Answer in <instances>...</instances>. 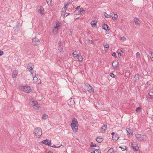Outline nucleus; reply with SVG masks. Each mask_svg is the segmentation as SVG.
<instances>
[{
  "instance_id": "16",
  "label": "nucleus",
  "mask_w": 153,
  "mask_h": 153,
  "mask_svg": "<svg viewBox=\"0 0 153 153\" xmlns=\"http://www.w3.org/2000/svg\"><path fill=\"white\" fill-rule=\"evenodd\" d=\"M38 102L36 101H30V104L33 106H34L37 104Z\"/></svg>"
},
{
  "instance_id": "10",
  "label": "nucleus",
  "mask_w": 153,
  "mask_h": 153,
  "mask_svg": "<svg viewBox=\"0 0 153 153\" xmlns=\"http://www.w3.org/2000/svg\"><path fill=\"white\" fill-rule=\"evenodd\" d=\"M44 10L43 7L40 6L39 7V9L38 11L39 13L41 14L42 16L44 14Z\"/></svg>"
},
{
  "instance_id": "41",
  "label": "nucleus",
  "mask_w": 153,
  "mask_h": 153,
  "mask_svg": "<svg viewBox=\"0 0 153 153\" xmlns=\"http://www.w3.org/2000/svg\"><path fill=\"white\" fill-rule=\"evenodd\" d=\"M93 43V42L92 40L89 39L87 41V43L88 44H92Z\"/></svg>"
},
{
  "instance_id": "28",
  "label": "nucleus",
  "mask_w": 153,
  "mask_h": 153,
  "mask_svg": "<svg viewBox=\"0 0 153 153\" xmlns=\"http://www.w3.org/2000/svg\"><path fill=\"white\" fill-rule=\"evenodd\" d=\"M78 60L80 62H82L83 59L82 57L80 55H78L77 56Z\"/></svg>"
},
{
  "instance_id": "20",
  "label": "nucleus",
  "mask_w": 153,
  "mask_h": 153,
  "mask_svg": "<svg viewBox=\"0 0 153 153\" xmlns=\"http://www.w3.org/2000/svg\"><path fill=\"white\" fill-rule=\"evenodd\" d=\"M119 148H120L121 150L123 151L127 150H128V148L124 146H120Z\"/></svg>"
},
{
  "instance_id": "56",
  "label": "nucleus",
  "mask_w": 153,
  "mask_h": 153,
  "mask_svg": "<svg viewBox=\"0 0 153 153\" xmlns=\"http://www.w3.org/2000/svg\"><path fill=\"white\" fill-rule=\"evenodd\" d=\"M21 26L20 24V23H19L17 25V26L19 27V26Z\"/></svg>"
},
{
  "instance_id": "31",
  "label": "nucleus",
  "mask_w": 153,
  "mask_h": 153,
  "mask_svg": "<svg viewBox=\"0 0 153 153\" xmlns=\"http://www.w3.org/2000/svg\"><path fill=\"white\" fill-rule=\"evenodd\" d=\"M61 26V23L58 22L56 24V26L54 27L55 28L59 29L58 27Z\"/></svg>"
},
{
  "instance_id": "47",
  "label": "nucleus",
  "mask_w": 153,
  "mask_h": 153,
  "mask_svg": "<svg viewBox=\"0 0 153 153\" xmlns=\"http://www.w3.org/2000/svg\"><path fill=\"white\" fill-rule=\"evenodd\" d=\"M33 80L36 81L37 80V78L35 76H34V77H33Z\"/></svg>"
},
{
  "instance_id": "40",
  "label": "nucleus",
  "mask_w": 153,
  "mask_h": 153,
  "mask_svg": "<svg viewBox=\"0 0 153 153\" xmlns=\"http://www.w3.org/2000/svg\"><path fill=\"white\" fill-rule=\"evenodd\" d=\"M103 45L105 48H109V45L107 43H106V45L103 44Z\"/></svg>"
},
{
  "instance_id": "37",
  "label": "nucleus",
  "mask_w": 153,
  "mask_h": 153,
  "mask_svg": "<svg viewBox=\"0 0 153 153\" xmlns=\"http://www.w3.org/2000/svg\"><path fill=\"white\" fill-rule=\"evenodd\" d=\"M123 53V51L121 50H118L117 51V53H118V54L119 55H120V56H121L122 55L121 53Z\"/></svg>"
},
{
  "instance_id": "23",
  "label": "nucleus",
  "mask_w": 153,
  "mask_h": 153,
  "mask_svg": "<svg viewBox=\"0 0 153 153\" xmlns=\"http://www.w3.org/2000/svg\"><path fill=\"white\" fill-rule=\"evenodd\" d=\"M115 152L113 148H111L108 150L107 153H115Z\"/></svg>"
},
{
  "instance_id": "35",
  "label": "nucleus",
  "mask_w": 153,
  "mask_h": 153,
  "mask_svg": "<svg viewBox=\"0 0 153 153\" xmlns=\"http://www.w3.org/2000/svg\"><path fill=\"white\" fill-rule=\"evenodd\" d=\"M97 23V22H96L95 21H92L91 22V25H93L94 27L96 25Z\"/></svg>"
},
{
  "instance_id": "13",
  "label": "nucleus",
  "mask_w": 153,
  "mask_h": 153,
  "mask_svg": "<svg viewBox=\"0 0 153 153\" xmlns=\"http://www.w3.org/2000/svg\"><path fill=\"white\" fill-rule=\"evenodd\" d=\"M103 29L105 30L106 31H108L109 30L108 28L109 27L108 26V25L106 24H104L103 26Z\"/></svg>"
},
{
  "instance_id": "11",
  "label": "nucleus",
  "mask_w": 153,
  "mask_h": 153,
  "mask_svg": "<svg viewBox=\"0 0 153 153\" xmlns=\"http://www.w3.org/2000/svg\"><path fill=\"white\" fill-rule=\"evenodd\" d=\"M33 68L34 65L31 63H29L27 66V68L30 70H32Z\"/></svg>"
},
{
  "instance_id": "36",
  "label": "nucleus",
  "mask_w": 153,
  "mask_h": 153,
  "mask_svg": "<svg viewBox=\"0 0 153 153\" xmlns=\"http://www.w3.org/2000/svg\"><path fill=\"white\" fill-rule=\"evenodd\" d=\"M141 110V108L140 107H138L136 108V111L137 112H140V110Z\"/></svg>"
},
{
  "instance_id": "2",
  "label": "nucleus",
  "mask_w": 153,
  "mask_h": 153,
  "mask_svg": "<svg viewBox=\"0 0 153 153\" xmlns=\"http://www.w3.org/2000/svg\"><path fill=\"white\" fill-rule=\"evenodd\" d=\"M33 133L35 134L36 138H39L42 134L41 129L40 127L35 128Z\"/></svg>"
},
{
  "instance_id": "42",
  "label": "nucleus",
  "mask_w": 153,
  "mask_h": 153,
  "mask_svg": "<svg viewBox=\"0 0 153 153\" xmlns=\"http://www.w3.org/2000/svg\"><path fill=\"white\" fill-rule=\"evenodd\" d=\"M110 76L113 78H115V76H116L112 73H111L110 74Z\"/></svg>"
},
{
  "instance_id": "25",
  "label": "nucleus",
  "mask_w": 153,
  "mask_h": 153,
  "mask_svg": "<svg viewBox=\"0 0 153 153\" xmlns=\"http://www.w3.org/2000/svg\"><path fill=\"white\" fill-rule=\"evenodd\" d=\"M126 131H127V133L128 134H132L133 133V131L132 130H131L130 129L127 128L126 129Z\"/></svg>"
},
{
  "instance_id": "45",
  "label": "nucleus",
  "mask_w": 153,
  "mask_h": 153,
  "mask_svg": "<svg viewBox=\"0 0 153 153\" xmlns=\"http://www.w3.org/2000/svg\"><path fill=\"white\" fill-rule=\"evenodd\" d=\"M112 56L114 57L115 58H116L117 57L116 56V54L115 52H114L113 53Z\"/></svg>"
},
{
  "instance_id": "4",
  "label": "nucleus",
  "mask_w": 153,
  "mask_h": 153,
  "mask_svg": "<svg viewBox=\"0 0 153 153\" xmlns=\"http://www.w3.org/2000/svg\"><path fill=\"white\" fill-rule=\"evenodd\" d=\"M32 43L33 45L37 46L40 44V42L39 39L35 37L32 39Z\"/></svg>"
},
{
  "instance_id": "24",
  "label": "nucleus",
  "mask_w": 153,
  "mask_h": 153,
  "mask_svg": "<svg viewBox=\"0 0 153 153\" xmlns=\"http://www.w3.org/2000/svg\"><path fill=\"white\" fill-rule=\"evenodd\" d=\"M58 30L59 29L55 28L54 27V28L53 30V34L54 35H56L57 33Z\"/></svg>"
},
{
  "instance_id": "22",
  "label": "nucleus",
  "mask_w": 153,
  "mask_h": 153,
  "mask_svg": "<svg viewBox=\"0 0 153 153\" xmlns=\"http://www.w3.org/2000/svg\"><path fill=\"white\" fill-rule=\"evenodd\" d=\"M71 3L70 2H69V3H67V4H65L64 5V6L62 8V9L63 10H65H65L66 9H67L68 7V6Z\"/></svg>"
},
{
  "instance_id": "48",
  "label": "nucleus",
  "mask_w": 153,
  "mask_h": 153,
  "mask_svg": "<svg viewBox=\"0 0 153 153\" xmlns=\"http://www.w3.org/2000/svg\"><path fill=\"white\" fill-rule=\"evenodd\" d=\"M47 3L48 4V5H51V3H52V2H49V1H48V0H47Z\"/></svg>"
},
{
  "instance_id": "50",
  "label": "nucleus",
  "mask_w": 153,
  "mask_h": 153,
  "mask_svg": "<svg viewBox=\"0 0 153 153\" xmlns=\"http://www.w3.org/2000/svg\"><path fill=\"white\" fill-rule=\"evenodd\" d=\"M126 38L125 37L123 36L121 38V40L124 41L126 39Z\"/></svg>"
},
{
  "instance_id": "9",
  "label": "nucleus",
  "mask_w": 153,
  "mask_h": 153,
  "mask_svg": "<svg viewBox=\"0 0 153 153\" xmlns=\"http://www.w3.org/2000/svg\"><path fill=\"white\" fill-rule=\"evenodd\" d=\"M58 50L59 51V52H61L63 51V47L62 46V42L60 40L59 41L58 43Z\"/></svg>"
},
{
  "instance_id": "26",
  "label": "nucleus",
  "mask_w": 153,
  "mask_h": 153,
  "mask_svg": "<svg viewBox=\"0 0 153 153\" xmlns=\"http://www.w3.org/2000/svg\"><path fill=\"white\" fill-rule=\"evenodd\" d=\"M111 16L112 17L113 19H117L118 17V16L117 14H112Z\"/></svg>"
},
{
  "instance_id": "1",
  "label": "nucleus",
  "mask_w": 153,
  "mask_h": 153,
  "mask_svg": "<svg viewBox=\"0 0 153 153\" xmlns=\"http://www.w3.org/2000/svg\"><path fill=\"white\" fill-rule=\"evenodd\" d=\"M78 126L79 124L77 119L75 117L73 118L72 123L71 124V126L74 132L77 131Z\"/></svg>"
},
{
  "instance_id": "52",
  "label": "nucleus",
  "mask_w": 153,
  "mask_h": 153,
  "mask_svg": "<svg viewBox=\"0 0 153 153\" xmlns=\"http://www.w3.org/2000/svg\"><path fill=\"white\" fill-rule=\"evenodd\" d=\"M51 147H53V148H56V146H55V145H53V146H51Z\"/></svg>"
},
{
  "instance_id": "32",
  "label": "nucleus",
  "mask_w": 153,
  "mask_h": 153,
  "mask_svg": "<svg viewBox=\"0 0 153 153\" xmlns=\"http://www.w3.org/2000/svg\"><path fill=\"white\" fill-rule=\"evenodd\" d=\"M48 116V115H47L46 114H44L42 115V119L45 120L47 118Z\"/></svg>"
},
{
  "instance_id": "61",
  "label": "nucleus",
  "mask_w": 153,
  "mask_h": 153,
  "mask_svg": "<svg viewBox=\"0 0 153 153\" xmlns=\"http://www.w3.org/2000/svg\"><path fill=\"white\" fill-rule=\"evenodd\" d=\"M78 19V18H76V19Z\"/></svg>"
},
{
  "instance_id": "17",
  "label": "nucleus",
  "mask_w": 153,
  "mask_h": 153,
  "mask_svg": "<svg viewBox=\"0 0 153 153\" xmlns=\"http://www.w3.org/2000/svg\"><path fill=\"white\" fill-rule=\"evenodd\" d=\"M139 77L140 75L139 74H135L134 76V78L135 79L134 81L136 82H137L139 79Z\"/></svg>"
},
{
  "instance_id": "29",
  "label": "nucleus",
  "mask_w": 153,
  "mask_h": 153,
  "mask_svg": "<svg viewBox=\"0 0 153 153\" xmlns=\"http://www.w3.org/2000/svg\"><path fill=\"white\" fill-rule=\"evenodd\" d=\"M73 56L74 57H77L78 54H77V52L76 51L74 52L73 53Z\"/></svg>"
},
{
  "instance_id": "19",
  "label": "nucleus",
  "mask_w": 153,
  "mask_h": 153,
  "mask_svg": "<svg viewBox=\"0 0 153 153\" xmlns=\"http://www.w3.org/2000/svg\"><path fill=\"white\" fill-rule=\"evenodd\" d=\"M85 11V10H81V9H80V10H79V11L78 12H77V13L76 12V10L74 11V13H75L76 14V15H79V14H80L81 13H82L84 12Z\"/></svg>"
},
{
  "instance_id": "34",
  "label": "nucleus",
  "mask_w": 153,
  "mask_h": 153,
  "mask_svg": "<svg viewBox=\"0 0 153 153\" xmlns=\"http://www.w3.org/2000/svg\"><path fill=\"white\" fill-rule=\"evenodd\" d=\"M93 150L94 151V153H100V151L98 149H93Z\"/></svg>"
},
{
  "instance_id": "46",
  "label": "nucleus",
  "mask_w": 153,
  "mask_h": 153,
  "mask_svg": "<svg viewBox=\"0 0 153 153\" xmlns=\"http://www.w3.org/2000/svg\"><path fill=\"white\" fill-rule=\"evenodd\" d=\"M93 143V142H91V147H97V145L96 144H94V145H92V144Z\"/></svg>"
},
{
  "instance_id": "5",
  "label": "nucleus",
  "mask_w": 153,
  "mask_h": 153,
  "mask_svg": "<svg viewBox=\"0 0 153 153\" xmlns=\"http://www.w3.org/2000/svg\"><path fill=\"white\" fill-rule=\"evenodd\" d=\"M43 143L46 145L51 146V140L49 139H46L42 140L41 142Z\"/></svg>"
},
{
  "instance_id": "7",
  "label": "nucleus",
  "mask_w": 153,
  "mask_h": 153,
  "mask_svg": "<svg viewBox=\"0 0 153 153\" xmlns=\"http://www.w3.org/2000/svg\"><path fill=\"white\" fill-rule=\"evenodd\" d=\"M112 67L114 69H117L119 66V63L118 61H114L112 64Z\"/></svg>"
},
{
  "instance_id": "58",
  "label": "nucleus",
  "mask_w": 153,
  "mask_h": 153,
  "mask_svg": "<svg viewBox=\"0 0 153 153\" xmlns=\"http://www.w3.org/2000/svg\"><path fill=\"white\" fill-rule=\"evenodd\" d=\"M48 153H53L51 151H49V152H48Z\"/></svg>"
},
{
  "instance_id": "60",
  "label": "nucleus",
  "mask_w": 153,
  "mask_h": 153,
  "mask_svg": "<svg viewBox=\"0 0 153 153\" xmlns=\"http://www.w3.org/2000/svg\"><path fill=\"white\" fill-rule=\"evenodd\" d=\"M130 1H133V0H130Z\"/></svg>"
},
{
  "instance_id": "21",
  "label": "nucleus",
  "mask_w": 153,
  "mask_h": 153,
  "mask_svg": "<svg viewBox=\"0 0 153 153\" xmlns=\"http://www.w3.org/2000/svg\"><path fill=\"white\" fill-rule=\"evenodd\" d=\"M134 21L135 23V24L136 25H139V19L136 17H135L134 19Z\"/></svg>"
},
{
  "instance_id": "51",
  "label": "nucleus",
  "mask_w": 153,
  "mask_h": 153,
  "mask_svg": "<svg viewBox=\"0 0 153 153\" xmlns=\"http://www.w3.org/2000/svg\"><path fill=\"white\" fill-rule=\"evenodd\" d=\"M149 54H150L151 55V56H152V53H153L152 51H149Z\"/></svg>"
},
{
  "instance_id": "43",
  "label": "nucleus",
  "mask_w": 153,
  "mask_h": 153,
  "mask_svg": "<svg viewBox=\"0 0 153 153\" xmlns=\"http://www.w3.org/2000/svg\"><path fill=\"white\" fill-rule=\"evenodd\" d=\"M145 137V136L144 135H143V137L141 136V138H140V139H139V140H140V141L144 140V139H145V138H144Z\"/></svg>"
},
{
  "instance_id": "57",
  "label": "nucleus",
  "mask_w": 153,
  "mask_h": 153,
  "mask_svg": "<svg viewBox=\"0 0 153 153\" xmlns=\"http://www.w3.org/2000/svg\"><path fill=\"white\" fill-rule=\"evenodd\" d=\"M152 56H153L152 57H151V58L152 61H153V54L152 55Z\"/></svg>"
},
{
  "instance_id": "15",
  "label": "nucleus",
  "mask_w": 153,
  "mask_h": 153,
  "mask_svg": "<svg viewBox=\"0 0 153 153\" xmlns=\"http://www.w3.org/2000/svg\"><path fill=\"white\" fill-rule=\"evenodd\" d=\"M112 138L113 140L116 141L119 138V136L117 134H116L113 136H112Z\"/></svg>"
},
{
  "instance_id": "49",
  "label": "nucleus",
  "mask_w": 153,
  "mask_h": 153,
  "mask_svg": "<svg viewBox=\"0 0 153 153\" xmlns=\"http://www.w3.org/2000/svg\"><path fill=\"white\" fill-rule=\"evenodd\" d=\"M3 53L4 52L3 51L0 50V56L2 55Z\"/></svg>"
},
{
  "instance_id": "12",
  "label": "nucleus",
  "mask_w": 153,
  "mask_h": 153,
  "mask_svg": "<svg viewBox=\"0 0 153 153\" xmlns=\"http://www.w3.org/2000/svg\"><path fill=\"white\" fill-rule=\"evenodd\" d=\"M107 128V125H104L101 127V131L102 132H104L106 130Z\"/></svg>"
},
{
  "instance_id": "62",
  "label": "nucleus",
  "mask_w": 153,
  "mask_h": 153,
  "mask_svg": "<svg viewBox=\"0 0 153 153\" xmlns=\"http://www.w3.org/2000/svg\"><path fill=\"white\" fill-rule=\"evenodd\" d=\"M152 111H153V110H152Z\"/></svg>"
},
{
  "instance_id": "38",
  "label": "nucleus",
  "mask_w": 153,
  "mask_h": 153,
  "mask_svg": "<svg viewBox=\"0 0 153 153\" xmlns=\"http://www.w3.org/2000/svg\"><path fill=\"white\" fill-rule=\"evenodd\" d=\"M104 15L106 18H110L111 17L110 16L107 14L106 13H104Z\"/></svg>"
},
{
  "instance_id": "59",
  "label": "nucleus",
  "mask_w": 153,
  "mask_h": 153,
  "mask_svg": "<svg viewBox=\"0 0 153 153\" xmlns=\"http://www.w3.org/2000/svg\"><path fill=\"white\" fill-rule=\"evenodd\" d=\"M147 85H149V83H148H148H147Z\"/></svg>"
},
{
  "instance_id": "33",
  "label": "nucleus",
  "mask_w": 153,
  "mask_h": 153,
  "mask_svg": "<svg viewBox=\"0 0 153 153\" xmlns=\"http://www.w3.org/2000/svg\"><path fill=\"white\" fill-rule=\"evenodd\" d=\"M74 99L72 98H71L70 102V104L72 105H73L74 104Z\"/></svg>"
},
{
  "instance_id": "55",
  "label": "nucleus",
  "mask_w": 153,
  "mask_h": 153,
  "mask_svg": "<svg viewBox=\"0 0 153 153\" xmlns=\"http://www.w3.org/2000/svg\"><path fill=\"white\" fill-rule=\"evenodd\" d=\"M80 7V6H78V7H76V9H76V10H77V9H79Z\"/></svg>"
},
{
  "instance_id": "6",
  "label": "nucleus",
  "mask_w": 153,
  "mask_h": 153,
  "mask_svg": "<svg viewBox=\"0 0 153 153\" xmlns=\"http://www.w3.org/2000/svg\"><path fill=\"white\" fill-rule=\"evenodd\" d=\"M85 86L87 87V90L90 92H94V89L89 84L87 83L85 84Z\"/></svg>"
},
{
  "instance_id": "27",
  "label": "nucleus",
  "mask_w": 153,
  "mask_h": 153,
  "mask_svg": "<svg viewBox=\"0 0 153 153\" xmlns=\"http://www.w3.org/2000/svg\"><path fill=\"white\" fill-rule=\"evenodd\" d=\"M148 95L151 98L152 97H153V90H150L149 91Z\"/></svg>"
},
{
  "instance_id": "14",
  "label": "nucleus",
  "mask_w": 153,
  "mask_h": 153,
  "mask_svg": "<svg viewBox=\"0 0 153 153\" xmlns=\"http://www.w3.org/2000/svg\"><path fill=\"white\" fill-rule=\"evenodd\" d=\"M18 74V71L17 70H15L13 71L12 74V77L13 78L16 77Z\"/></svg>"
},
{
  "instance_id": "44",
  "label": "nucleus",
  "mask_w": 153,
  "mask_h": 153,
  "mask_svg": "<svg viewBox=\"0 0 153 153\" xmlns=\"http://www.w3.org/2000/svg\"><path fill=\"white\" fill-rule=\"evenodd\" d=\"M65 11V14L64 15V16L65 17H66L67 16H68V15H70V13H67V12H66V11Z\"/></svg>"
},
{
  "instance_id": "39",
  "label": "nucleus",
  "mask_w": 153,
  "mask_h": 153,
  "mask_svg": "<svg viewBox=\"0 0 153 153\" xmlns=\"http://www.w3.org/2000/svg\"><path fill=\"white\" fill-rule=\"evenodd\" d=\"M136 57L137 58H139L140 56V54L139 52H137L136 53Z\"/></svg>"
},
{
  "instance_id": "8",
  "label": "nucleus",
  "mask_w": 153,
  "mask_h": 153,
  "mask_svg": "<svg viewBox=\"0 0 153 153\" xmlns=\"http://www.w3.org/2000/svg\"><path fill=\"white\" fill-rule=\"evenodd\" d=\"M131 145L133 149L134 150V151H138L139 149V147L137 145V144L136 143H132Z\"/></svg>"
},
{
  "instance_id": "18",
  "label": "nucleus",
  "mask_w": 153,
  "mask_h": 153,
  "mask_svg": "<svg viewBox=\"0 0 153 153\" xmlns=\"http://www.w3.org/2000/svg\"><path fill=\"white\" fill-rule=\"evenodd\" d=\"M103 140V138L101 137H98L96 138V141L99 143L102 142Z\"/></svg>"
},
{
  "instance_id": "3",
  "label": "nucleus",
  "mask_w": 153,
  "mask_h": 153,
  "mask_svg": "<svg viewBox=\"0 0 153 153\" xmlns=\"http://www.w3.org/2000/svg\"><path fill=\"white\" fill-rule=\"evenodd\" d=\"M23 91L26 93H29L30 92L31 90L29 86H23L22 88Z\"/></svg>"
},
{
  "instance_id": "30",
  "label": "nucleus",
  "mask_w": 153,
  "mask_h": 153,
  "mask_svg": "<svg viewBox=\"0 0 153 153\" xmlns=\"http://www.w3.org/2000/svg\"><path fill=\"white\" fill-rule=\"evenodd\" d=\"M136 137L138 139V140H139L140 138H141V136L143 137V135H141V134H137L135 135Z\"/></svg>"
},
{
  "instance_id": "54",
  "label": "nucleus",
  "mask_w": 153,
  "mask_h": 153,
  "mask_svg": "<svg viewBox=\"0 0 153 153\" xmlns=\"http://www.w3.org/2000/svg\"><path fill=\"white\" fill-rule=\"evenodd\" d=\"M62 145H60L59 146H56V148H59V147H60L61 146H62Z\"/></svg>"
},
{
  "instance_id": "53",
  "label": "nucleus",
  "mask_w": 153,
  "mask_h": 153,
  "mask_svg": "<svg viewBox=\"0 0 153 153\" xmlns=\"http://www.w3.org/2000/svg\"><path fill=\"white\" fill-rule=\"evenodd\" d=\"M111 135H112V136H113L115 134L114 132H112L111 134Z\"/></svg>"
}]
</instances>
